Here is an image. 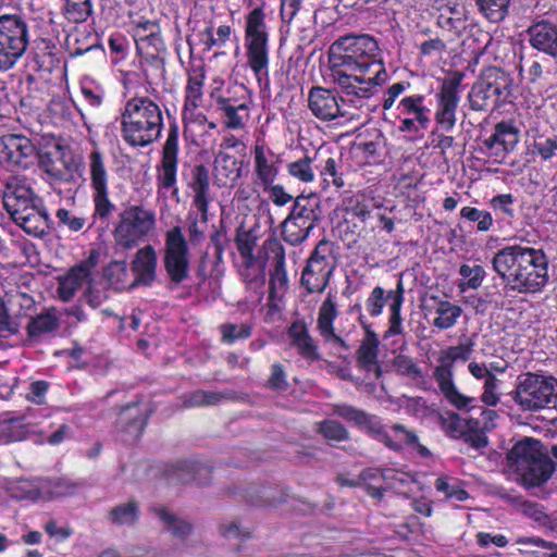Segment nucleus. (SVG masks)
<instances>
[{
  "label": "nucleus",
  "instance_id": "40",
  "mask_svg": "<svg viewBox=\"0 0 557 557\" xmlns=\"http://www.w3.org/2000/svg\"><path fill=\"white\" fill-rule=\"evenodd\" d=\"M187 75L183 108L199 107L202 100V88L206 79L203 62L200 61L198 64L191 63Z\"/></svg>",
  "mask_w": 557,
  "mask_h": 557
},
{
  "label": "nucleus",
  "instance_id": "1",
  "mask_svg": "<svg viewBox=\"0 0 557 557\" xmlns=\"http://www.w3.org/2000/svg\"><path fill=\"white\" fill-rule=\"evenodd\" d=\"M329 62L332 82L358 104L388 78L379 42L369 34L339 36L330 46Z\"/></svg>",
  "mask_w": 557,
  "mask_h": 557
},
{
  "label": "nucleus",
  "instance_id": "7",
  "mask_svg": "<svg viewBox=\"0 0 557 557\" xmlns=\"http://www.w3.org/2000/svg\"><path fill=\"white\" fill-rule=\"evenodd\" d=\"M512 94V77L497 66L482 71L478 81L472 85L468 101L473 111L494 112L509 101Z\"/></svg>",
  "mask_w": 557,
  "mask_h": 557
},
{
  "label": "nucleus",
  "instance_id": "26",
  "mask_svg": "<svg viewBox=\"0 0 557 557\" xmlns=\"http://www.w3.org/2000/svg\"><path fill=\"white\" fill-rule=\"evenodd\" d=\"M38 202H41V200L35 195L33 188L26 184L25 180L16 176L9 177L3 191V206L12 220Z\"/></svg>",
  "mask_w": 557,
  "mask_h": 557
},
{
  "label": "nucleus",
  "instance_id": "42",
  "mask_svg": "<svg viewBox=\"0 0 557 557\" xmlns=\"http://www.w3.org/2000/svg\"><path fill=\"white\" fill-rule=\"evenodd\" d=\"M30 52L33 54L34 70L37 72L52 73L60 67L61 55L58 44L52 45H32Z\"/></svg>",
  "mask_w": 557,
  "mask_h": 557
},
{
  "label": "nucleus",
  "instance_id": "47",
  "mask_svg": "<svg viewBox=\"0 0 557 557\" xmlns=\"http://www.w3.org/2000/svg\"><path fill=\"white\" fill-rule=\"evenodd\" d=\"M515 202L516 198L512 194H498L490 199V208L495 214L494 222L500 227L511 226L516 220Z\"/></svg>",
  "mask_w": 557,
  "mask_h": 557
},
{
  "label": "nucleus",
  "instance_id": "45",
  "mask_svg": "<svg viewBox=\"0 0 557 557\" xmlns=\"http://www.w3.org/2000/svg\"><path fill=\"white\" fill-rule=\"evenodd\" d=\"M529 153L533 161L540 163L550 162L557 157V135L536 133L532 136V141L528 146Z\"/></svg>",
  "mask_w": 557,
  "mask_h": 557
},
{
  "label": "nucleus",
  "instance_id": "62",
  "mask_svg": "<svg viewBox=\"0 0 557 557\" xmlns=\"http://www.w3.org/2000/svg\"><path fill=\"white\" fill-rule=\"evenodd\" d=\"M136 53L144 55H168V48L161 34L149 33V36L137 35Z\"/></svg>",
  "mask_w": 557,
  "mask_h": 557
},
{
  "label": "nucleus",
  "instance_id": "44",
  "mask_svg": "<svg viewBox=\"0 0 557 557\" xmlns=\"http://www.w3.org/2000/svg\"><path fill=\"white\" fill-rule=\"evenodd\" d=\"M346 222H354V227L366 226L371 218V207L364 194H355L343 200Z\"/></svg>",
  "mask_w": 557,
  "mask_h": 557
},
{
  "label": "nucleus",
  "instance_id": "35",
  "mask_svg": "<svg viewBox=\"0 0 557 557\" xmlns=\"http://www.w3.org/2000/svg\"><path fill=\"white\" fill-rule=\"evenodd\" d=\"M336 304L331 296L321 304L318 312L317 329L325 343H333L335 346L348 350L347 342L335 333L334 322L337 318Z\"/></svg>",
  "mask_w": 557,
  "mask_h": 557
},
{
  "label": "nucleus",
  "instance_id": "3",
  "mask_svg": "<svg viewBox=\"0 0 557 557\" xmlns=\"http://www.w3.org/2000/svg\"><path fill=\"white\" fill-rule=\"evenodd\" d=\"M121 136L131 148H145L159 140L163 128V113L148 96L128 99L121 112Z\"/></svg>",
  "mask_w": 557,
  "mask_h": 557
},
{
  "label": "nucleus",
  "instance_id": "32",
  "mask_svg": "<svg viewBox=\"0 0 557 557\" xmlns=\"http://www.w3.org/2000/svg\"><path fill=\"white\" fill-rule=\"evenodd\" d=\"M197 109L198 107L183 108V136L190 144L200 146L205 144V137L216 128V124L209 121L207 115Z\"/></svg>",
  "mask_w": 557,
  "mask_h": 557
},
{
  "label": "nucleus",
  "instance_id": "60",
  "mask_svg": "<svg viewBox=\"0 0 557 557\" xmlns=\"http://www.w3.org/2000/svg\"><path fill=\"white\" fill-rule=\"evenodd\" d=\"M511 0H475L480 13L491 23H499L509 14Z\"/></svg>",
  "mask_w": 557,
  "mask_h": 557
},
{
  "label": "nucleus",
  "instance_id": "48",
  "mask_svg": "<svg viewBox=\"0 0 557 557\" xmlns=\"http://www.w3.org/2000/svg\"><path fill=\"white\" fill-rule=\"evenodd\" d=\"M258 239L259 235L256 227L246 228L243 224L237 227L235 236L236 248L248 267L253 265L257 261L253 251Z\"/></svg>",
  "mask_w": 557,
  "mask_h": 557
},
{
  "label": "nucleus",
  "instance_id": "52",
  "mask_svg": "<svg viewBox=\"0 0 557 557\" xmlns=\"http://www.w3.org/2000/svg\"><path fill=\"white\" fill-rule=\"evenodd\" d=\"M67 49L71 58H78L94 50L103 51L99 34L92 30H77L74 42L69 44Z\"/></svg>",
  "mask_w": 557,
  "mask_h": 557
},
{
  "label": "nucleus",
  "instance_id": "38",
  "mask_svg": "<svg viewBox=\"0 0 557 557\" xmlns=\"http://www.w3.org/2000/svg\"><path fill=\"white\" fill-rule=\"evenodd\" d=\"M13 221L28 235L41 237L47 233L50 218L46 209L41 206V202H38L13 219Z\"/></svg>",
  "mask_w": 557,
  "mask_h": 557
},
{
  "label": "nucleus",
  "instance_id": "8",
  "mask_svg": "<svg viewBox=\"0 0 557 557\" xmlns=\"http://www.w3.org/2000/svg\"><path fill=\"white\" fill-rule=\"evenodd\" d=\"M322 219L321 199L318 194H300L281 223L282 238L290 246L301 245Z\"/></svg>",
  "mask_w": 557,
  "mask_h": 557
},
{
  "label": "nucleus",
  "instance_id": "34",
  "mask_svg": "<svg viewBox=\"0 0 557 557\" xmlns=\"http://www.w3.org/2000/svg\"><path fill=\"white\" fill-rule=\"evenodd\" d=\"M287 336L292 347L296 348L297 354L309 363L319 361L321 355L319 346L309 333L305 320L297 319L287 327Z\"/></svg>",
  "mask_w": 557,
  "mask_h": 557
},
{
  "label": "nucleus",
  "instance_id": "63",
  "mask_svg": "<svg viewBox=\"0 0 557 557\" xmlns=\"http://www.w3.org/2000/svg\"><path fill=\"white\" fill-rule=\"evenodd\" d=\"M459 274L462 281L458 284V288L460 292H466L479 288L485 278L486 272L480 264L470 265L463 263L459 268Z\"/></svg>",
  "mask_w": 557,
  "mask_h": 557
},
{
  "label": "nucleus",
  "instance_id": "31",
  "mask_svg": "<svg viewBox=\"0 0 557 557\" xmlns=\"http://www.w3.org/2000/svg\"><path fill=\"white\" fill-rule=\"evenodd\" d=\"M77 485L63 478L49 479L40 482L39 485L25 483L20 486L21 494L17 497L33 502L39 499H52L70 496L76 492Z\"/></svg>",
  "mask_w": 557,
  "mask_h": 557
},
{
  "label": "nucleus",
  "instance_id": "43",
  "mask_svg": "<svg viewBox=\"0 0 557 557\" xmlns=\"http://www.w3.org/2000/svg\"><path fill=\"white\" fill-rule=\"evenodd\" d=\"M166 57L158 54L138 57L141 75L150 87L160 86L166 82Z\"/></svg>",
  "mask_w": 557,
  "mask_h": 557
},
{
  "label": "nucleus",
  "instance_id": "5",
  "mask_svg": "<svg viewBox=\"0 0 557 557\" xmlns=\"http://www.w3.org/2000/svg\"><path fill=\"white\" fill-rule=\"evenodd\" d=\"M507 462L525 488L545 484L556 470V463L544 450L543 443L532 437L518 441L507 453Z\"/></svg>",
  "mask_w": 557,
  "mask_h": 557
},
{
  "label": "nucleus",
  "instance_id": "46",
  "mask_svg": "<svg viewBox=\"0 0 557 557\" xmlns=\"http://www.w3.org/2000/svg\"><path fill=\"white\" fill-rule=\"evenodd\" d=\"M435 301L434 314L432 325L441 331L454 327L462 314V308L459 305L453 304L448 300L432 297Z\"/></svg>",
  "mask_w": 557,
  "mask_h": 557
},
{
  "label": "nucleus",
  "instance_id": "28",
  "mask_svg": "<svg viewBox=\"0 0 557 557\" xmlns=\"http://www.w3.org/2000/svg\"><path fill=\"white\" fill-rule=\"evenodd\" d=\"M360 324L364 331L363 339L356 351V361L360 369L366 372H374L376 377L382 375V367L379 362L380 339L372 330L371 324L366 317L359 314Z\"/></svg>",
  "mask_w": 557,
  "mask_h": 557
},
{
  "label": "nucleus",
  "instance_id": "10",
  "mask_svg": "<svg viewBox=\"0 0 557 557\" xmlns=\"http://www.w3.org/2000/svg\"><path fill=\"white\" fill-rule=\"evenodd\" d=\"M270 35L265 23L263 7H257L245 17L244 45L247 65L253 75L260 79L268 78L270 65Z\"/></svg>",
  "mask_w": 557,
  "mask_h": 557
},
{
  "label": "nucleus",
  "instance_id": "41",
  "mask_svg": "<svg viewBox=\"0 0 557 557\" xmlns=\"http://www.w3.org/2000/svg\"><path fill=\"white\" fill-rule=\"evenodd\" d=\"M387 297L391 299L388 318L389 325L385 333V337L397 336L404 332L401 308L405 301V286L401 277L398 278L395 289H391L387 293Z\"/></svg>",
  "mask_w": 557,
  "mask_h": 557
},
{
  "label": "nucleus",
  "instance_id": "49",
  "mask_svg": "<svg viewBox=\"0 0 557 557\" xmlns=\"http://www.w3.org/2000/svg\"><path fill=\"white\" fill-rule=\"evenodd\" d=\"M233 28L228 24H222L214 29L210 22L201 32H199V42L203 46V51L209 52L213 48H223L231 39Z\"/></svg>",
  "mask_w": 557,
  "mask_h": 557
},
{
  "label": "nucleus",
  "instance_id": "23",
  "mask_svg": "<svg viewBox=\"0 0 557 557\" xmlns=\"http://www.w3.org/2000/svg\"><path fill=\"white\" fill-rule=\"evenodd\" d=\"M424 95L404 97L397 104L398 131L400 133H418L426 129L430 120V109L424 104Z\"/></svg>",
  "mask_w": 557,
  "mask_h": 557
},
{
  "label": "nucleus",
  "instance_id": "36",
  "mask_svg": "<svg viewBox=\"0 0 557 557\" xmlns=\"http://www.w3.org/2000/svg\"><path fill=\"white\" fill-rule=\"evenodd\" d=\"M61 327V320L54 307L30 317L26 325V335L30 343H39L44 338L55 334Z\"/></svg>",
  "mask_w": 557,
  "mask_h": 557
},
{
  "label": "nucleus",
  "instance_id": "50",
  "mask_svg": "<svg viewBox=\"0 0 557 557\" xmlns=\"http://www.w3.org/2000/svg\"><path fill=\"white\" fill-rule=\"evenodd\" d=\"M151 511L160 519L163 527L177 539H186L193 531V524L178 518L166 507H153Z\"/></svg>",
  "mask_w": 557,
  "mask_h": 557
},
{
  "label": "nucleus",
  "instance_id": "29",
  "mask_svg": "<svg viewBox=\"0 0 557 557\" xmlns=\"http://www.w3.org/2000/svg\"><path fill=\"white\" fill-rule=\"evenodd\" d=\"M242 497L250 507L270 509L287 503L290 495L289 488H285L278 484H253L244 491Z\"/></svg>",
  "mask_w": 557,
  "mask_h": 557
},
{
  "label": "nucleus",
  "instance_id": "64",
  "mask_svg": "<svg viewBox=\"0 0 557 557\" xmlns=\"http://www.w3.org/2000/svg\"><path fill=\"white\" fill-rule=\"evenodd\" d=\"M110 60L113 65L124 62L131 53V41L121 32H113L108 39Z\"/></svg>",
  "mask_w": 557,
  "mask_h": 557
},
{
  "label": "nucleus",
  "instance_id": "4",
  "mask_svg": "<svg viewBox=\"0 0 557 557\" xmlns=\"http://www.w3.org/2000/svg\"><path fill=\"white\" fill-rule=\"evenodd\" d=\"M332 413L364 430L372 438L391 450L401 451L407 447L416 450L423 458L432 455L428 447L419 443L416 432L404 424L394 423L387 430L375 416L347 404H334Z\"/></svg>",
  "mask_w": 557,
  "mask_h": 557
},
{
  "label": "nucleus",
  "instance_id": "25",
  "mask_svg": "<svg viewBox=\"0 0 557 557\" xmlns=\"http://www.w3.org/2000/svg\"><path fill=\"white\" fill-rule=\"evenodd\" d=\"M36 146L25 135L4 134L0 137V164L27 169Z\"/></svg>",
  "mask_w": 557,
  "mask_h": 557
},
{
  "label": "nucleus",
  "instance_id": "11",
  "mask_svg": "<svg viewBox=\"0 0 557 557\" xmlns=\"http://www.w3.org/2000/svg\"><path fill=\"white\" fill-rule=\"evenodd\" d=\"M337 244L325 237L317 243L300 275V285L307 294L323 293L329 286L337 267Z\"/></svg>",
  "mask_w": 557,
  "mask_h": 557
},
{
  "label": "nucleus",
  "instance_id": "22",
  "mask_svg": "<svg viewBox=\"0 0 557 557\" xmlns=\"http://www.w3.org/2000/svg\"><path fill=\"white\" fill-rule=\"evenodd\" d=\"M265 259L273 261L269 277V297L274 299L282 296L288 288L285 248L275 236L268 237L261 247Z\"/></svg>",
  "mask_w": 557,
  "mask_h": 557
},
{
  "label": "nucleus",
  "instance_id": "2",
  "mask_svg": "<svg viewBox=\"0 0 557 557\" xmlns=\"http://www.w3.org/2000/svg\"><path fill=\"white\" fill-rule=\"evenodd\" d=\"M492 268L505 287L518 294H539L549 280V259L544 249L522 243L498 249L493 256Z\"/></svg>",
  "mask_w": 557,
  "mask_h": 557
},
{
  "label": "nucleus",
  "instance_id": "30",
  "mask_svg": "<svg viewBox=\"0 0 557 557\" xmlns=\"http://www.w3.org/2000/svg\"><path fill=\"white\" fill-rule=\"evenodd\" d=\"M158 257L156 249L151 245L138 249L131 262V270L135 278L129 283L128 289L132 290L138 286L150 287L157 280Z\"/></svg>",
  "mask_w": 557,
  "mask_h": 557
},
{
  "label": "nucleus",
  "instance_id": "39",
  "mask_svg": "<svg viewBox=\"0 0 557 557\" xmlns=\"http://www.w3.org/2000/svg\"><path fill=\"white\" fill-rule=\"evenodd\" d=\"M435 24L449 41L460 38L468 28L466 15L456 5L438 13Z\"/></svg>",
  "mask_w": 557,
  "mask_h": 557
},
{
  "label": "nucleus",
  "instance_id": "37",
  "mask_svg": "<svg viewBox=\"0 0 557 557\" xmlns=\"http://www.w3.org/2000/svg\"><path fill=\"white\" fill-rule=\"evenodd\" d=\"M317 160L315 168L322 181V188L326 189L332 185L336 189H342L346 184L342 156L319 157Z\"/></svg>",
  "mask_w": 557,
  "mask_h": 557
},
{
  "label": "nucleus",
  "instance_id": "24",
  "mask_svg": "<svg viewBox=\"0 0 557 557\" xmlns=\"http://www.w3.org/2000/svg\"><path fill=\"white\" fill-rule=\"evenodd\" d=\"M211 474L212 467L196 458L178 460L163 469L165 481L172 485L195 483L205 486L209 484Z\"/></svg>",
  "mask_w": 557,
  "mask_h": 557
},
{
  "label": "nucleus",
  "instance_id": "61",
  "mask_svg": "<svg viewBox=\"0 0 557 557\" xmlns=\"http://www.w3.org/2000/svg\"><path fill=\"white\" fill-rule=\"evenodd\" d=\"M438 421L445 435L453 440H460L470 424V419H463L454 411H445L440 414Z\"/></svg>",
  "mask_w": 557,
  "mask_h": 557
},
{
  "label": "nucleus",
  "instance_id": "17",
  "mask_svg": "<svg viewBox=\"0 0 557 557\" xmlns=\"http://www.w3.org/2000/svg\"><path fill=\"white\" fill-rule=\"evenodd\" d=\"M461 71H451L441 83L436 92L434 121L440 129L450 132L457 122V109L461 100V84L465 78Z\"/></svg>",
  "mask_w": 557,
  "mask_h": 557
},
{
  "label": "nucleus",
  "instance_id": "51",
  "mask_svg": "<svg viewBox=\"0 0 557 557\" xmlns=\"http://www.w3.org/2000/svg\"><path fill=\"white\" fill-rule=\"evenodd\" d=\"M61 14L70 24L85 23L94 14L91 0H61Z\"/></svg>",
  "mask_w": 557,
  "mask_h": 557
},
{
  "label": "nucleus",
  "instance_id": "55",
  "mask_svg": "<svg viewBox=\"0 0 557 557\" xmlns=\"http://www.w3.org/2000/svg\"><path fill=\"white\" fill-rule=\"evenodd\" d=\"M459 219L460 222L474 225L476 232L479 233H486L491 231L494 224L492 212L471 206H465L461 208L459 212Z\"/></svg>",
  "mask_w": 557,
  "mask_h": 557
},
{
  "label": "nucleus",
  "instance_id": "18",
  "mask_svg": "<svg viewBox=\"0 0 557 557\" xmlns=\"http://www.w3.org/2000/svg\"><path fill=\"white\" fill-rule=\"evenodd\" d=\"M178 136L180 127L175 121L169 125L168 136L162 146L160 163L157 165V187L171 190L172 197H178Z\"/></svg>",
  "mask_w": 557,
  "mask_h": 557
},
{
  "label": "nucleus",
  "instance_id": "53",
  "mask_svg": "<svg viewBox=\"0 0 557 557\" xmlns=\"http://www.w3.org/2000/svg\"><path fill=\"white\" fill-rule=\"evenodd\" d=\"M108 520L114 525H134L140 518V507L137 500L114 506L107 515Z\"/></svg>",
  "mask_w": 557,
  "mask_h": 557
},
{
  "label": "nucleus",
  "instance_id": "33",
  "mask_svg": "<svg viewBox=\"0 0 557 557\" xmlns=\"http://www.w3.org/2000/svg\"><path fill=\"white\" fill-rule=\"evenodd\" d=\"M530 46L552 58H557V24L549 20H540L527 29Z\"/></svg>",
  "mask_w": 557,
  "mask_h": 557
},
{
  "label": "nucleus",
  "instance_id": "20",
  "mask_svg": "<svg viewBox=\"0 0 557 557\" xmlns=\"http://www.w3.org/2000/svg\"><path fill=\"white\" fill-rule=\"evenodd\" d=\"M100 252L90 249L88 256L58 277L57 295L63 302L71 301L86 282H90L92 270L98 265Z\"/></svg>",
  "mask_w": 557,
  "mask_h": 557
},
{
  "label": "nucleus",
  "instance_id": "9",
  "mask_svg": "<svg viewBox=\"0 0 557 557\" xmlns=\"http://www.w3.org/2000/svg\"><path fill=\"white\" fill-rule=\"evenodd\" d=\"M511 399L523 411H540L555 407L557 403V377L535 372L522 373L517 377Z\"/></svg>",
  "mask_w": 557,
  "mask_h": 557
},
{
  "label": "nucleus",
  "instance_id": "16",
  "mask_svg": "<svg viewBox=\"0 0 557 557\" xmlns=\"http://www.w3.org/2000/svg\"><path fill=\"white\" fill-rule=\"evenodd\" d=\"M89 176L92 190L94 212L92 219L108 223L116 210L115 203L109 195V174L104 164V158L99 150H92L89 154Z\"/></svg>",
  "mask_w": 557,
  "mask_h": 557
},
{
  "label": "nucleus",
  "instance_id": "58",
  "mask_svg": "<svg viewBox=\"0 0 557 557\" xmlns=\"http://www.w3.org/2000/svg\"><path fill=\"white\" fill-rule=\"evenodd\" d=\"M103 277L115 290L128 289V270L125 260H113L103 269Z\"/></svg>",
  "mask_w": 557,
  "mask_h": 557
},
{
  "label": "nucleus",
  "instance_id": "15",
  "mask_svg": "<svg viewBox=\"0 0 557 557\" xmlns=\"http://www.w3.org/2000/svg\"><path fill=\"white\" fill-rule=\"evenodd\" d=\"M190 251L182 227L175 225L166 231L163 248V267L170 281L183 283L190 272Z\"/></svg>",
  "mask_w": 557,
  "mask_h": 557
},
{
  "label": "nucleus",
  "instance_id": "21",
  "mask_svg": "<svg viewBox=\"0 0 557 557\" xmlns=\"http://www.w3.org/2000/svg\"><path fill=\"white\" fill-rule=\"evenodd\" d=\"M182 177L186 182L187 187L194 193L193 206L200 213V221L203 224H208L209 205L211 202V178L208 168L202 163L194 165L184 164Z\"/></svg>",
  "mask_w": 557,
  "mask_h": 557
},
{
  "label": "nucleus",
  "instance_id": "59",
  "mask_svg": "<svg viewBox=\"0 0 557 557\" xmlns=\"http://www.w3.org/2000/svg\"><path fill=\"white\" fill-rule=\"evenodd\" d=\"M315 432L329 443H341L350 440L347 428L342 422L333 419H324L317 422Z\"/></svg>",
  "mask_w": 557,
  "mask_h": 557
},
{
  "label": "nucleus",
  "instance_id": "13",
  "mask_svg": "<svg viewBox=\"0 0 557 557\" xmlns=\"http://www.w3.org/2000/svg\"><path fill=\"white\" fill-rule=\"evenodd\" d=\"M156 226V213L143 205H128L117 216L112 236L116 246L129 250L138 246Z\"/></svg>",
  "mask_w": 557,
  "mask_h": 557
},
{
  "label": "nucleus",
  "instance_id": "14",
  "mask_svg": "<svg viewBox=\"0 0 557 557\" xmlns=\"http://www.w3.org/2000/svg\"><path fill=\"white\" fill-rule=\"evenodd\" d=\"M354 96L345 95L335 88L312 86L308 91V109L310 113L322 122H331L339 117L352 120L356 113L351 109H360L366 102L355 103L350 101Z\"/></svg>",
  "mask_w": 557,
  "mask_h": 557
},
{
  "label": "nucleus",
  "instance_id": "57",
  "mask_svg": "<svg viewBox=\"0 0 557 557\" xmlns=\"http://www.w3.org/2000/svg\"><path fill=\"white\" fill-rule=\"evenodd\" d=\"M225 397L221 392L196 389L181 396L182 407L185 409L195 407L216 406Z\"/></svg>",
  "mask_w": 557,
  "mask_h": 557
},
{
  "label": "nucleus",
  "instance_id": "56",
  "mask_svg": "<svg viewBox=\"0 0 557 557\" xmlns=\"http://www.w3.org/2000/svg\"><path fill=\"white\" fill-rule=\"evenodd\" d=\"M243 163L226 151H219L214 159V170L218 175L234 183L242 176Z\"/></svg>",
  "mask_w": 557,
  "mask_h": 557
},
{
  "label": "nucleus",
  "instance_id": "19",
  "mask_svg": "<svg viewBox=\"0 0 557 557\" xmlns=\"http://www.w3.org/2000/svg\"><path fill=\"white\" fill-rule=\"evenodd\" d=\"M151 414L152 410L139 400L123 406L114 423L120 441L129 445L136 444L144 435Z\"/></svg>",
  "mask_w": 557,
  "mask_h": 557
},
{
  "label": "nucleus",
  "instance_id": "12",
  "mask_svg": "<svg viewBox=\"0 0 557 557\" xmlns=\"http://www.w3.org/2000/svg\"><path fill=\"white\" fill-rule=\"evenodd\" d=\"M29 45L26 16L20 12L0 14V73L13 69Z\"/></svg>",
  "mask_w": 557,
  "mask_h": 557
},
{
  "label": "nucleus",
  "instance_id": "54",
  "mask_svg": "<svg viewBox=\"0 0 557 557\" xmlns=\"http://www.w3.org/2000/svg\"><path fill=\"white\" fill-rule=\"evenodd\" d=\"M361 486L367 495L375 500H382L386 488L383 487L385 481L384 471L380 468H367L360 472Z\"/></svg>",
  "mask_w": 557,
  "mask_h": 557
},
{
  "label": "nucleus",
  "instance_id": "27",
  "mask_svg": "<svg viewBox=\"0 0 557 557\" xmlns=\"http://www.w3.org/2000/svg\"><path fill=\"white\" fill-rule=\"evenodd\" d=\"M251 153L255 184L259 187H270L280 173L278 156L264 141L259 140L252 147Z\"/></svg>",
  "mask_w": 557,
  "mask_h": 557
},
{
  "label": "nucleus",
  "instance_id": "6",
  "mask_svg": "<svg viewBox=\"0 0 557 557\" xmlns=\"http://www.w3.org/2000/svg\"><path fill=\"white\" fill-rule=\"evenodd\" d=\"M474 342L469 339L456 346L441 350L433 377L444 398L456 409L470 411L478 403L476 398L461 394L454 382V369L457 361L467 362L473 350Z\"/></svg>",
  "mask_w": 557,
  "mask_h": 557
}]
</instances>
